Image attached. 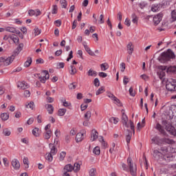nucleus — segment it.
<instances>
[{
	"label": "nucleus",
	"instance_id": "f257e3e1",
	"mask_svg": "<svg viewBox=\"0 0 176 176\" xmlns=\"http://www.w3.org/2000/svg\"><path fill=\"white\" fill-rule=\"evenodd\" d=\"M162 124H160L159 122L156 124L155 129L161 133L162 134H164V128L168 131L172 135H176V130L174 126H172L171 124L168 122H167L166 120H162Z\"/></svg>",
	"mask_w": 176,
	"mask_h": 176
},
{
	"label": "nucleus",
	"instance_id": "f03ea898",
	"mask_svg": "<svg viewBox=\"0 0 176 176\" xmlns=\"http://www.w3.org/2000/svg\"><path fill=\"white\" fill-rule=\"evenodd\" d=\"M161 152L158 151L157 150H155L153 151V157L155 159V160H159L161 157H163L165 159H168L170 157V152H168V148L167 147H162L161 148Z\"/></svg>",
	"mask_w": 176,
	"mask_h": 176
},
{
	"label": "nucleus",
	"instance_id": "7ed1b4c3",
	"mask_svg": "<svg viewBox=\"0 0 176 176\" xmlns=\"http://www.w3.org/2000/svg\"><path fill=\"white\" fill-rule=\"evenodd\" d=\"M122 122L123 124V126L129 129V127H131V130L133 131V134L135 133V131L134 129V122L131 120L129 121V117H127V115L124 113V110H122Z\"/></svg>",
	"mask_w": 176,
	"mask_h": 176
},
{
	"label": "nucleus",
	"instance_id": "20e7f679",
	"mask_svg": "<svg viewBox=\"0 0 176 176\" xmlns=\"http://www.w3.org/2000/svg\"><path fill=\"white\" fill-rule=\"evenodd\" d=\"M175 55L171 50H168L166 52H162L159 57L160 61H168L170 58H174Z\"/></svg>",
	"mask_w": 176,
	"mask_h": 176
},
{
	"label": "nucleus",
	"instance_id": "39448f33",
	"mask_svg": "<svg viewBox=\"0 0 176 176\" xmlns=\"http://www.w3.org/2000/svg\"><path fill=\"white\" fill-rule=\"evenodd\" d=\"M14 55L10 56H1L0 57V63L4 65V67H8L10 65L14 60Z\"/></svg>",
	"mask_w": 176,
	"mask_h": 176
},
{
	"label": "nucleus",
	"instance_id": "423d86ee",
	"mask_svg": "<svg viewBox=\"0 0 176 176\" xmlns=\"http://www.w3.org/2000/svg\"><path fill=\"white\" fill-rule=\"evenodd\" d=\"M127 164L129 168L130 174L132 176H137V164L133 162V160L131 157L127 159Z\"/></svg>",
	"mask_w": 176,
	"mask_h": 176
},
{
	"label": "nucleus",
	"instance_id": "0eeeda50",
	"mask_svg": "<svg viewBox=\"0 0 176 176\" xmlns=\"http://www.w3.org/2000/svg\"><path fill=\"white\" fill-rule=\"evenodd\" d=\"M153 144L162 145V144H173V141L170 139H160L159 137H154L151 140Z\"/></svg>",
	"mask_w": 176,
	"mask_h": 176
},
{
	"label": "nucleus",
	"instance_id": "6e6552de",
	"mask_svg": "<svg viewBox=\"0 0 176 176\" xmlns=\"http://www.w3.org/2000/svg\"><path fill=\"white\" fill-rule=\"evenodd\" d=\"M166 89L168 91H176V80L170 79L166 82Z\"/></svg>",
	"mask_w": 176,
	"mask_h": 176
},
{
	"label": "nucleus",
	"instance_id": "1a4fd4ad",
	"mask_svg": "<svg viewBox=\"0 0 176 176\" xmlns=\"http://www.w3.org/2000/svg\"><path fill=\"white\" fill-rule=\"evenodd\" d=\"M50 78V75L49 74V72H47V70L41 72L38 76V79L41 83H46V80H47Z\"/></svg>",
	"mask_w": 176,
	"mask_h": 176
},
{
	"label": "nucleus",
	"instance_id": "9d476101",
	"mask_svg": "<svg viewBox=\"0 0 176 176\" xmlns=\"http://www.w3.org/2000/svg\"><path fill=\"white\" fill-rule=\"evenodd\" d=\"M162 19H163V14L159 13L156 14L153 19L154 25H159V24H160V21H162Z\"/></svg>",
	"mask_w": 176,
	"mask_h": 176
},
{
	"label": "nucleus",
	"instance_id": "9b49d317",
	"mask_svg": "<svg viewBox=\"0 0 176 176\" xmlns=\"http://www.w3.org/2000/svg\"><path fill=\"white\" fill-rule=\"evenodd\" d=\"M16 86L19 90H25V89H28V87H30V85L25 81H19Z\"/></svg>",
	"mask_w": 176,
	"mask_h": 176
},
{
	"label": "nucleus",
	"instance_id": "f8f14e48",
	"mask_svg": "<svg viewBox=\"0 0 176 176\" xmlns=\"http://www.w3.org/2000/svg\"><path fill=\"white\" fill-rule=\"evenodd\" d=\"M107 97H109V98H111L112 101H113L114 104H116V105H118V107H122V103L120 102V100L113 94L109 93L108 94Z\"/></svg>",
	"mask_w": 176,
	"mask_h": 176
},
{
	"label": "nucleus",
	"instance_id": "ddd939ff",
	"mask_svg": "<svg viewBox=\"0 0 176 176\" xmlns=\"http://www.w3.org/2000/svg\"><path fill=\"white\" fill-rule=\"evenodd\" d=\"M11 164L14 170H20V162L19 160L14 158L11 162Z\"/></svg>",
	"mask_w": 176,
	"mask_h": 176
},
{
	"label": "nucleus",
	"instance_id": "4468645a",
	"mask_svg": "<svg viewBox=\"0 0 176 176\" xmlns=\"http://www.w3.org/2000/svg\"><path fill=\"white\" fill-rule=\"evenodd\" d=\"M4 29V31H7V32H11L12 34H20V31L16 30L14 27L7 26Z\"/></svg>",
	"mask_w": 176,
	"mask_h": 176
},
{
	"label": "nucleus",
	"instance_id": "2eb2a0df",
	"mask_svg": "<svg viewBox=\"0 0 176 176\" xmlns=\"http://www.w3.org/2000/svg\"><path fill=\"white\" fill-rule=\"evenodd\" d=\"M98 138V132L96 129H93L91 132V142L96 141Z\"/></svg>",
	"mask_w": 176,
	"mask_h": 176
},
{
	"label": "nucleus",
	"instance_id": "dca6fc26",
	"mask_svg": "<svg viewBox=\"0 0 176 176\" xmlns=\"http://www.w3.org/2000/svg\"><path fill=\"white\" fill-rule=\"evenodd\" d=\"M126 50H127L128 54H130V56L133 54V52H134V45H133L132 42H129L126 45Z\"/></svg>",
	"mask_w": 176,
	"mask_h": 176
},
{
	"label": "nucleus",
	"instance_id": "f3484780",
	"mask_svg": "<svg viewBox=\"0 0 176 176\" xmlns=\"http://www.w3.org/2000/svg\"><path fill=\"white\" fill-rule=\"evenodd\" d=\"M151 12L153 13H157V12H160V4H153L151 7Z\"/></svg>",
	"mask_w": 176,
	"mask_h": 176
},
{
	"label": "nucleus",
	"instance_id": "a211bd4d",
	"mask_svg": "<svg viewBox=\"0 0 176 176\" xmlns=\"http://www.w3.org/2000/svg\"><path fill=\"white\" fill-rule=\"evenodd\" d=\"M25 108H27V109L34 111V109H35V103H34L33 101L28 102L25 104Z\"/></svg>",
	"mask_w": 176,
	"mask_h": 176
},
{
	"label": "nucleus",
	"instance_id": "6ab92c4d",
	"mask_svg": "<svg viewBox=\"0 0 176 176\" xmlns=\"http://www.w3.org/2000/svg\"><path fill=\"white\" fill-rule=\"evenodd\" d=\"M166 66H160L159 67V69L161 70V72H157V75H159V77L160 79H162L163 78V76H164V72L163 71H166Z\"/></svg>",
	"mask_w": 176,
	"mask_h": 176
},
{
	"label": "nucleus",
	"instance_id": "aec40b11",
	"mask_svg": "<svg viewBox=\"0 0 176 176\" xmlns=\"http://www.w3.org/2000/svg\"><path fill=\"white\" fill-rule=\"evenodd\" d=\"M50 148L51 149L50 153H51V155H52V156H54V155H56V153H57V148L53 144H50Z\"/></svg>",
	"mask_w": 176,
	"mask_h": 176
},
{
	"label": "nucleus",
	"instance_id": "412c9836",
	"mask_svg": "<svg viewBox=\"0 0 176 176\" xmlns=\"http://www.w3.org/2000/svg\"><path fill=\"white\" fill-rule=\"evenodd\" d=\"M131 19H132V23L135 24V25H138V16L135 13H133L131 14Z\"/></svg>",
	"mask_w": 176,
	"mask_h": 176
},
{
	"label": "nucleus",
	"instance_id": "4be33fe9",
	"mask_svg": "<svg viewBox=\"0 0 176 176\" xmlns=\"http://www.w3.org/2000/svg\"><path fill=\"white\" fill-rule=\"evenodd\" d=\"M83 135L84 133H82L80 132L77 133L76 136V142H81V141H83Z\"/></svg>",
	"mask_w": 176,
	"mask_h": 176
},
{
	"label": "nucleus",
	"instance_id": "5701e85b",
	"mask_svg": "<svg viewBox=\"0 0 176 176\" xmlns=\"http://www.w3.org/2000/svg\"><path fill=\"white\" fill-rule=\"evenodd\" d=\"M1 120L3 122H6V120H9V113H2L0 116Z\"/></svg>",
	"mask_w": 176,
	"mask_h": 176
},
{
	"label": "nucleus",
	"instance_id": "b1692460",
	"mask_svg": "<svg viewBox=\"0 0 176 176\" xmlns=\"http://www.w3.org/2000/svg\"><path fill=\"white\" fill-rule=\"evenodd\" d=\"M45 158L50 163L53 162V155H52L50 153H46L45 155Z\"/></svg>",
	"mask_w": 176,
	"mask_h": 176
},
{
	"label": "nucleus",
	"instance_id": "393cba45",
	"mask_svg": "<svg viewBox=\"0 0 176 176\" xmlns=\"http://www.w3.org/2000/svg\"><path fill=\"white\" fill-rule=\"evenodd\" d=\"M98 140L100 144H102V146H103V148H107V146H108V144H107V142H105V140H104V137L99 136Z\"/></svg>",
	"mask_w": 176,
	"mask_h": 176
},
{
	"label": "nucleus",
	"instance_id": "a878e982",
	"mask_svg": "<svg viewBox=\"0 0 176 176\" xmlns=\"http://www.w3.org/2000/svg\"><path fill=\"white\" fill-rule=\"evenodd\" d=\"M64 170L66 171V173H71V171L74 170V166L69 164L65 166Z\"/></svg>",
	"mask_w": 176,
	"mask_h": 176
},
{
	"label": "nucleus",
	"instance_id": "bb28decb",
	"mask_svg": "<svg viewBox=\"0 0 176 176\" xmlns=\"http://www.w3.org/2000/svg\"><path fill=\"white\" fill-rule=\"evenodd\" d=\"M10 134H12V131H10V129L5 128L3 130V135H4L5 137H9Z\"/></svg>",
	"mask_w": 176,
	"mask_h": 176
},
{
	"label": "nucleus",
	"instance_id": "cd10ccee",
	"mask_svg": "<svg viewBox=\"0 0 176 176\" xmlns=\"http://www.w3.org/2000/svg\"><path fill=\"white\" fill-rule=\"evenodd\" d=\"M45 108L48 112V113L52 114L53 113V111H54V107L52 104H47Z\"/></svg>",
	"mask_w": 176,
	"mask_h": 176
},
{
	"label": "nucleus",
	"instance_id": "c85d7f7f",
	"mask_svg": "<svg viewBox=\"0 0 176 176\" xmlns=\"http://www.w3.org/2000/svg\"><path fill=\"white\" fill-rule=\"evenodd\" d=\"M50 137H52V130H48L44 133L45 140H50Z\"/></svg>",
	"mask_w": 176,
	"mask_h": 176
},
{
	"label": "nucleus",
	"instance_id": "c756f323",
	"mask_svg": "<svg viewBox=\"0 0 176 176\" xmlns=\"http://www.w3.org/2000/svg\"><path fill=\"white\" fill-rule=\"evenodd\" d=\"M170 21H176V10H173L170 13Z\"/></svg>",
	"mask_w": 176,
	"mask_h": 176
},
{
	"label": "nucleus",
	"instance_id": "7c9ffc66",
	"mask_svg": "<svg viewBox=\"0 0 176 176\" xmlns=\"http://www.w3.org/2000/svg\"><path fill=\"white\" fill-rule=\"evenodd\" d=\"M3 166H4V167H6V168H9V166H10V162H9L8 158H6V157L3 158Z\"/></svg>",
	"mask_w": 176,
	"mask_h": 176
},
{
	"label": "nucleus",
	"instance_id": "2f4dec72",
	"mask_svg": "<svg viewBox=\"0 0 176 176\" xmlns=\"http://www.w3.org/2000/svg\"><path fill=\"white\" fill-rule=\"evenodd\" d=\"M84 118L87 121L90 120V118H91V111L90 110L87 111L85 114Z\"/></svg>",
	"mask_w": 176,
	"mask_h": 176
},
{
	"label": "nucleus",
	"instance_id": "473e14b6",
	"mask_svg": "<svg viewBox=\"0 0 176 176\" xmlns=\"http://www.w3.org/2000/svg\"><path fill=\"white\" fill-rule=\"evenodd\" d=\"M82 45H83L86 52L87 53H89L90 54V56H93V52H91V50L90 49V47H89V46H87V45H86V43H83Z\"/></svg>",
	"mask_w": 176,
	"mask_h": 176
},
{
	"label": "nucleus",
	"instance_id": "72a5a7b5",
	"mask_svg": "<svg viewBox=\"0 0 176 176\" xmlns=\"http://www.w3.org/2000/svg\"><path fill=\"white\" fill-rule=\"evenodd\" d=\"M32 134L33 135H34V137H39V135H41V133H39V128H34L32 130Z\"/></svg>",
	"mask_w": 176,
	"mask_h": 176
},
{
	"label": "nucleus",
	"instance_id": "f704fd0d",
	"mask_svg": "<svg viewBox=\"0 0 176 176\" xmlns=\"http://www.w3.org/2000/svg\"><path fill=\"white\" fill-rule=\"evenodd\" d=\"M108 68H109V65L107 63H102L100 65L101 71H107V69H108Z\"/></svg>",
	"mask_w": 176,
	"mask_h": 176
},
{
	"label": "nucleus",
	"instance_id": "c9c22d12",
	"mask_svg": "<svg viewBox=\"0 0 176 176\" xmlns=\"http://www.w3.org/2000/svg\"><path fill=\"white\" fill-rule=\"evenodd\" d=\"M23 164H25V168H29L30 167V161L28 160V157H23Z\"/></svg>",
	"mask_w": 176,
	"mask_h": 176
},
{
	"label": "nucleus",
	"instance_id": "e433bc0d",
	"mask_svg": "<svg viewBox=\"0 0 176 176\" xmlns=\"http://www.w3.org/2000/svg\"><path fill=\"white\" fill-rule=\"evenodd\" d=\"M76 72H77L76 67H75V66L74 65H71L69 69L70 75H75Z\"/></svg>",
	"mask_w": 176,
	"mask_h": 176
},
{
	"label": "nucleus",
	"instance_id": "4c0bfd02",
	"mask_svg": "<svg viewBox=\"0 0 176 176\" xmlns=\"http://www.w3.org/2000/svg\"><path fill=\"white\" fill-rule=\"evenodd\" d=\"M60 3L63 9H67V6H68V2H67V0H60Z\"/></svg>",
	"mask_w": 176,
	"mask_h": 176
},
{
	"label": "nucleus",
	"instance_id": "58836bf2",
	"mask_svg": "<svg viewBox=\"0 0 176 176\" xmlns=\"http://www.w3.org/2000/svg\"><path fill=\"white\" fill-rule=\"evenodd\" d=\"M105 91V87H100L96 92V96H100V94H102Z\"/></svg>",
	"mask_w": 176,
	"mask_h": 176
},
{
	"label": "nucleus",
	"instance_id": "ea45409f",
	"mask_svg": "<svg viewBox=\"0 0 176 176\" xmlns=\"http://www.w3.org/2000/svg\"><path fill=\"white\" fill-rule=\"evenodd\" d=\"M109 122L113 123V124H118V123L119 122V118H115V117H111L109 119Z\"/></svg>",
	"mask_w": 176,
	"mask_h": 176
},
{
	"label": "nucleus",
	"instance_id": "a19ab883",
	"mask_svg": "<svg viewBox=\"0 0 176 176\" xmlns=\"http://www.w3.org/2000/svg\"><path fill=\"white\" fill-rule=\"evenodd\" d=\"M93 153H94V155H96L97 156H98V155H100V153H101V150L100 149V147L96 146L93 149Z\"/></svg>",
	"mask_w": 176,
	"mask_h": 176
},
{
	"label": "nucleus",
	"instance_id": "79ce46f5",
	"mask_svg": "<svg viewBox=\"0 0 176 176\" xmlns=\"http://www.w3.org/2000/svg\"><path fill=\"white\" fill-rule=\"evenodd\" d=\"M73 170L76 173H78V171L80 170V164H79L78 163H75L73 167Z\"/></svg>",
	"mask_w": 176,
	"mask_h": 176
},
{
	"label": "nucleus",
	"instance_id": "37998d69",
	"mask_svg": "<svg viewBox=\"0 0 176 176\" xmlns=\"http://www.w3.org/2000/svg\"><path fill=\"white\" fill-rule=\"evenodd\" d=\"M32 63V58H30L25 62L24 67H25V68H28V67H30V65H31Z\"/></svg>",
	"mask_w": 176,
	"mask_h": 176
},
{
	"label": "nucleus",
	"instance_id": "c03bdc74",
	"mask_svg": "<svg viewBox=\"0 0 176 176\" xmlns=\"http://www.w3.org/2000/svg\"><path fill=\"white\" fill-rule=\"evenodd\" d=\"M88 76H97V72L90 69L88 71Z\"/></svg>",
	"mask_w": 176,
	"mask_h": 176
},
{
	"label": "nucleus",
	"instance_id": "a18cd8bd",
	"mask_svg": "<svg viewBox=\"0 0 176 176\" xmlns=\"http://www.w3.org/2000/svg\"><path fill=\"white\" fill-rule=\"evenodd\" d=\"M65 156H67V153H65V151L60 152L59 155V160L60 161L64 160V159H65Z\"/></svg>",
	"mask_w": 176,
	"mask_h": 176
},
{
	"label": "nucleus",
	"instance_id": "49530a36",
	"mask_svg": "<svg viewBox=\"0 0 176 176\" xmlns=\"http://www.w3.org/2000/svg\"><path fill=\"white\" fill-rule=\"evenodd\" d=\"M65 112H67V109H60L58 111V113L59 116H64V115H65Z\"/></svg>",
	"mask_w": 176,
	"mask_h": 176
},
{
	"label": "nucleus",
	"instance_id": "de8ad7c7",
	"mask_svg": "<svg viewBox=\"0 0 176 176\" xmlns=\"http://www.w3.org/2000/svg\"><path fill=\"white\" fill-rule=\"evenodd\" d=\"M89 174L90 176H95L96 174H97V170H96V168H92L89 170Z\"/></svg>",
	"mask_w": 176,
	"mask_h": 176
},
{
	"label": "nucleus",
	"instance_id": "09e8293b",
	"mask_svg": "<svg viewBox=\"0 0 176 176\" xmlns=\"http://www.w3.org/2000/svg\"><path fill=\"white\" fill-rule=\"evenodd\" d=\"M120 69L121 71V72H124L125 69H126V63H121L120 64Z\"/></svg>",
	"mask_w": 176,
	"mask_h": 176
},
{
	"label": "nucleus",
	"instance_id": "8fccbe9b",
	"mask_svg": "<svg viewBox=\"0 0 176 176\" xmlns=\"http://www.w3.org/2000/svg\"><path fill=\"white\" fill-rule=\"evenodd\" d=\"M57 10H58V7H57V5L52 6V14H57Z\"/></svg>",
	"mask_w": 176,
	"mask_h": 176
},
{
	"label": "nucleus",
	"instance_id": "3c124183",
	"mask_svg": "<svg viewBox=\"0 0 176 176\" xmlns=\"http://www.w3.org/2000/svg\"><path fill=\"white\" fill-rule=\"evenodd\" d=\"M34 31L35 36H38V35H40V34L42 32V30H41V29L38 28H35Z\"/></svg>",
	"mask_w": 176,
	"mask_h": 176
},
{
	"label": "nucleus",
	"instance_id": "603ef678",
	"mask_svg": "<svg viewBox=\"0 0 176 176\" xmlns=\"http://www.w3.org/2000/svg\"><path fill=\"white\" fill-rule=\"evenodd\" d=\"M12 21H14V24H17L18 25H21V24H23V21H21L19 19H12Z\"/></svg>",
	"mask_w": 176,
	"mask_h": 176
},
{
	"label": "nucleus",
	"instance_id": "864d4df0",
	"mask_svg": "<svg viewBox=\"0 0 176 176\" xmlns=\"http://www.w3.org/2000/svg\"><path fill=\"white\" fill-rule=\"evenodd\" d=\"M98 23H99V24H104L105 23V20L104 19V15L103 14L100 15Z\"/></svg>",
	"mask_w": 176,
	"mask_h": 176
},
{
	"label": "nucleus",
	"instance_id": "5fc2aeb1",
	"mask_svg": "<svg viewBox=\"0 0 176 176\" xmlns=\"http://www.w3.org/2000/svg\"><path fill=\"white\" fill-rule=\"evenodd\" d=\"M77 87H78V85L76 84H75V82H72V83L69 84V89L70 90H75V89H76Z\"/></svg>",
	"mask_w": 176,
	"mask_h": 176
},
{
	"label": "nucleus",
	"instance_id": "6e6d98bb",
	"mask_svg": "<svg viewBox=\"0 0 176 176\" xmlns=\"http://www.w3.org/2000/svg\"><path fill=\"white\" fill-rule=\"evenodd\" d=\"M139 6L141 9H144V8H146V6H148V3L145 1H142L139 3Z\"/></svg>",
	"mask_w": 176,
	"mask_h": 176
},
{
	"label": "nucleus",
	"instance_id": "4d7b16f0",
	"mask_svg": "<svg viewBox=\"0 0 176 176\" xmlns=\"http://www.w3.org/2000/svg\"><path fill=\"white\" fill-rule=\"evenodd\" d=\"M21 141V142H23V144H25L26 145H28V144H30V140L28 139V138H22Z\"/></svg>",
	"mask_w": 176,
	"mask_h": 176
},
{
	"label": "nucleus",
	"instance_id": "13d9d810",
	"mask_svg": "<svg viewBox=\"0 0 176 176\" xmlns=\"http://www.w3.org/2000/svg\"><path fill=\"white\" fill-rule=\"evenodd\" d=\"M94 85L96 87H98L100 86V80L98 78L94 79Z\"/></svg>",
	"mask_w": 176,
	"mask_h": 176
},
{
	"label": "nucleus",
	"instance_id": "bf43d9fd",
	"mask_svg": "<svg viewBox=\"0 0 176 176\" xmlns=\"http://www.w3.org/2000/svg\"><path fill=\"white\" fill-rule=\"evenodd\" d=\"M12 41L14 42V43H19V37L17 36H16L15 34H14Z\"/></svg>",
	"mask_w": 176,
	"mask_h": 176
},
{
	"label": "nucleus",
	"instance_id": "052dcab7",
	"mask_svg": "<svg viewBox=\"0 0 176 176\" xmlns=\"http://www.w3.org/2000/svg\"><path fill=\"white\" fill-rule=\"evenodd\" d=\"M131 140V133H129L126 136V141L127 144H130Z\"/></svg>",
	"mask_w": 176,
	"mask_h": 176
},
{
	"label": "nucleus",
	"instance_id": "680f3d73",
	"mask_svg": "<svg viewBox=\"0 0 176 176\" xmlns=\"http://www.w3.org/2000/svg\"><path fill=\"white\" fill-rule=\"evenodd\" d=\"M124 24L125 25H126V27H130L131 25V21H130V19L126 18L125 19Z\"/></svg>",
	"mask_w": 176,
	"mask_h": 176
},
{
	"label": "nucleus",
	"instance_id": "e2e57ef3",
	"mask_svg": "<svg viewBox=\"0 0 176 176\" xmlns=\"http://www.w3.org/2000/svg\"><path fill=\"white\" fill-rule=\"evenodd\" d=\"M23 70V68L21 67H18L12 70V74H14V72H20Z\"/></svg>",
	"mask_w": 176,
	"mask_h": 176
},
{
	"label": "nucleus",
	"instance_id": "0e129e2a",
	"mask_svg": "<svg viewBox=\"0 0 176 176\" xmlns=\"http://www.w3.org/2000/svg\"><path fill=\"white\" fill-rule=\"evenodd\" d=\"M129 94H130V96H131L132 97L135 96V91L133 89V87H130Z\"/></svg>",
	"mask_w": 176,
	"mask_h": 176
},
{
	"label": "nucleus",
	"instance_id": "69168bd1",
	"mask_svg": "<svg viewBox=\"0 0 176 176\" xmlns=\"http://www.w3.org/2000/svg\"><path fill=\"white\" fill-rule=\"evenodd\" d=\"M12 16H13V12L12 11H8L7 13L5 14V17H6L7 19L9 17H12Z\"/></svg>",
	"mask_w": 176,
	"mask_h": 176
},
{
	"label": "nucleus",
	"instance_id": "338daca9",
	"mask_svg": "<svg viewBox=\"0 0 176 176\" xmlns=\"http://www.w3.org/2000/svg\"><path fill=\"white\" fill-rule=\"evenodd\" d=\"M24 47V44L23 43H20L18 47H17V51L18 52H21L23 50V48Z\"/></svg>",
	"mask_w": 176,
	"mask_h": 176
},
{
	"label": "nucleus",
	"instance_id": "774afa93",
	"mask_svg": "<svg viewBox=\"0 0 176 176\" xmlns=\"http://www.w3.org/2000/svg\"><path fill=\"white\" fill-rule=\"evenodd\" d=\"M169 71H170L171 72H174L175 74H176V67L173 66V67H170L168 69Z\"/></svg>",
	"mask_w": 176,
	"mask_h": 176
}]
</instances>
